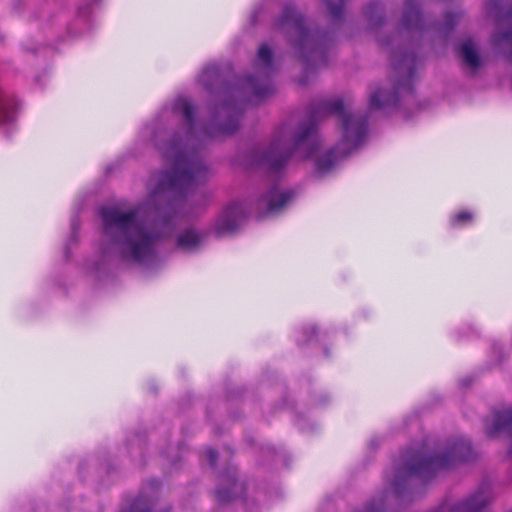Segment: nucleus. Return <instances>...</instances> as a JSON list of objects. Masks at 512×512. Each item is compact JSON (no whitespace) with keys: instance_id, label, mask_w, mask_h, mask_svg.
<instances>
[{"instance_id":"1","label":"nucleus","mask_w":512,"mask_h":512,"mask_svg":"<svg viewBox=\"0 0 512 512\" xmlns=\"http://www.w3.org/2000/svg\"><path fill=\"white\" fill-rule=\"evenodd\" d=\"M172 112L184 126L168 143L159 146L171 169L150 178L144 206L128 210L116 206L101 208L100 249L104 255L139 263L148 261L158 241L172 230V212L175 213L172 197L204 183L210 175L208 166L197 154L200 144L232 134L239 127V114L230 101L215 109L205 127L186 98L177 99Z\"/></svg>"},{"instance_id":"2","label":"nucleus","mask_w":512,"mask_h":512,"mask_svg":"<svg viewBox=\"0 0 512 512\" xmlns=\"http://www.w3.org/2000/svg\"><path fill=\"white\" fill-rule=\"evenodd\" d=\"M366 135V119L341 99H334L323 103L295 135L289 125L281 126L265 150L254 152V163L278 172L295 151L301 158H315L317 170L324 173L358 149Z\"/></svg>"},{"instance_id":"3","label":"nucleus","mask_w":512,"mask_h":512,"mask_svg":"<svg viewBox=\"0 0 512 512\" xmlns=\"http://www.w3.org/2000/svg\"><path fill=\"white\" fill-rule=\"evenodd\" d=\"M470 453V443L462 438L448 442L444 450L434 454L426 448L409 451L388 476L387 493L402 497L414 476L428 478L467 460Z\"/></svg>"},{"instance_id":"4","label":"nucleus","mask_w":512,"mask_h":512,"mask_svg":"<svg viewBox=\"0 0 512 512\" xmlns=\"http://www.w3.org/2000/svg\"><path fill=\"white\" fill-rule=\"evenodd\" d=\"M277 29L288 36L298 58L306 63H324L327 37L319 31L308 29L295 7L284 8L277 21Z\"/></svg>"},{"instance_id":"5","label":"nucleus","mask_w":512,"mask_h":512,"mask_svg":"<svg viewBox=\"0 0 512 512\" xmlns=\"http://www.w3.org/2000/svg\"><path fill=\"white\" fill-rule=\"evenodd\" d=\"M415 63L414 55L405 54L399 60L394 62L395 69L404 75L396 88H391L390 84L375 85L369 93V109H385L394 106L398 101V92L400 90H410V79L412 77L413 67Z\"/></svg>"},{"instance_id":"6","label":"nucleus","mask_w":512,"mask_h":512,"mask_svg":"<svg viewBox=\"0 0 512 512\" xmlns=\"http://www.w3.org/2000/svg\"><path fill=\"white\" fill-rule=\"evenodd\" d=\"M257 77L247 78L241 86L243 94L264 98L273 92V86L269 81L270 74L274 71L273 54L271 49L263 44L257 55Z\"/></svg>"},{"instance_id":"7","label":"nucleus","mask_w":512,"mask_h":512,"mask_svg":"<svg viewBox=\"0 0 512 512\" xmlns=\"http://www.w3.org/2000/svg\"><path fill=\"white\" fill-rule=\"evenodd\" d=\"M244 217V210L240 204L226 207L214 223V231L218 236H224L235 231Z\"/></svg>"},{"instance_id":"8","label":"nucleus","mask_w":512,"mask_h":512,"mask_svg":"<svg viewBox=\"0 0 512 512\" xmlns=\"http://www.w3.org/2000/svg\"><path fill=\"white\" fill-rule=\"evenodd\" d=\"M486 434L490 437H497L507 434L510 438V453L512 454V410L507 408L496 412L485 422Z\"/></svg>"},{"instance_id":"9","label":"nucleus","mask_w":512,"mask_h":512,"mask_svg":"<svg viewBox=\"0 0 512 512\" xmlns=\"http://www.w3.org/2000/svg\"><path fill=\"white\" fill-rule=\"evenodd\" d=\"M512 15L509 17L499 18L494 17L497 22V30L492 37V45L495 49L503 53L506 57H508L512 61V25L510 26V19Z\"/></svg>"},{"instance_id":"10","label":"nucleus","mask_w":512,"mask_h":512,"mask_svg":"<svg viewBox=\"0 0 512 512\" xmlns=\"http://www.w3.org/2000/svg\"><path fill=\"white\" fill-rule=\"evenodd\" d=\"M291 199L290 191H279L275 188L262 198V202L266 205L268 212L276 213L283 209Z\"/></svg>"},{"instance_id":"11","label":"nucleus","mask_w":512,"mask_h":512,"mask_svg":"<svg viewBox=\"0 0 512 512\" xmlns=\"http://www.w3.org/2000/svg\"><path fill=\"white\" fill-rule=\"evenodd\" d=\"M460 54L465 65L471 70L474 71L481 66L482 61L478 53V47L473 40H465L460 45Z\"/></svg>"},{"instance_id":"12","label":"nucleus","mask_w":512,"mask_h":512,"mask_svg":"<svg viewBox=\"0 0 512 512\" xmlns=\"http://www.w3.org/2000/svg\"><path fill=\"white\" fill-rule=\"evenodd\" d=\"M204 240V234L194 228L183 231L177 238V246L180 249L191 251L196 249Z\"/></svg>"},{"instance_id":"13","label":"nucleus","mask_w":512,"mask_h":512,"mask_svg":"<svg viewBox=\"0 0 512 512\" xmlns=\"http://www.w3.org/2000/svg\"><path fill=\"white\" fill-rule=\"evenodd\" d=\"M488 11L492 17L501 18L502 14L504 17H509L512 15V0H490Z\"/></svg>"},{"instance_id":"14","label":"nucleus","mask_w":512,"mask_h":512,"mask_svg":"<svg viewBox=\"0 0 512 512\" xmlns=\"http://www.w3.org/2000/svg\"><path fill=\"white\" fill-rule=\"evenodd\" d=\"M402 26L407 30L421 28V15L416 6L408 4L402 19Z\"/></svg>"},{"instance_id":"15","label":"nucleus","mask_w":512,"mask_h":512,"mask_svg":"<svg viewBox=\"0 0 512 512\" xmlns=\"http://www.w3.org/2000/svg\"><path fill=\"white\" fill-rule=\"evenodd\" d=\"M219 78V71L217 66H207L199 77L200 82L208 89L212 88L214 83Z\"/></svg>"},{"instance_id":"16","label":"nucleus","mask_w":512,"mask_h":512,"mask_svg":"<svg viewBox=\"0 0 512 512\" xmlns=\"http://www.w3.org/2000/svg\"><path fill=\"white\" fill-rule=\"evenodd\" d=\"M345 0H325L327 9L332 18H339L342 14Z\"/></svg>"},{"instance_id":"17","label":"nucleus","mask_w":512,"mask_h":512,"mask_svg":"<svg viewBox=\"0 0 512 512\" xmlns=\"http://www.w3.org/2000/svg\"><path fill=\"white\" fill-rule=\"evenodd\" d=\"M473 218L472 214L470 212H461L459 214H457L453 219H452V223L453 225H458V224H462L466 221H471Z\"/></svg>"},{"instance_id":"18","label":"nucleus","mask_w":512,"mask_h":512,"mask_svg":"<svg viewBox=\"0 0 512 512\" xmlns=\"http://www.w3.org/2000/svg\"><path fill=\"white\" fill-rule=\"evenodd\" d=\"M9 120V115L6 110V104L4 100L0 97V123L6 122Z\"/></svg>"},{"instance_id":"19","label":"nucleus","mask_w":512,"mask_h":512,"mask_svg":"<svg viewBox=\"0 0 512 512\" xmlns=\"http://www.w3.org/2000/svg\"><path fill=\"white\" fill-rule=\"evenodd\" d=\"M459 17H460L459 14H448L446 16L445 26L448 28L453 27V25L455 24L454 19H458Z\"/></svg>"},{"instance_id":"20","label":"nucleus","mask_w":512,"mask_h":512,"mask_svg":"<svg viewBox=\"0 0 512 512\" xmlns=\"http://www.w3.org/2000/svg\"><path fill=\"white\" fill-rule=\"evenodd\" d=\"M207 455L209 457L211 465H214L217 460V452L214 450H208Z\"/></svg>"},{"instance_id":"21","label":"nucleus","mask_w":512,"mask_h":512,"mask_svg":"<svg viewBox=\"0 0 512 512\" xmlns=\"http://www.w3.org/2000/svg\"><path fill=\"white\" fill-rule=\"evenodd\" d=\"M218 498L220 500H229L231 497L228 495H225L221 490L217 491Z\"/></svg>"},{"instance_id":"22","label":"nucleus","mask_w":512,"mask_h":512,"mask_svg":"<svg viewBox=\"0 0 512 512\" xmlns=\"http://www.w3.org/2000/svg\"><path fill=\"white\" fill-rule=\"evenodd\" d=\"M510 512H512V511H510Z\"/></svg>"}]
</instances>
